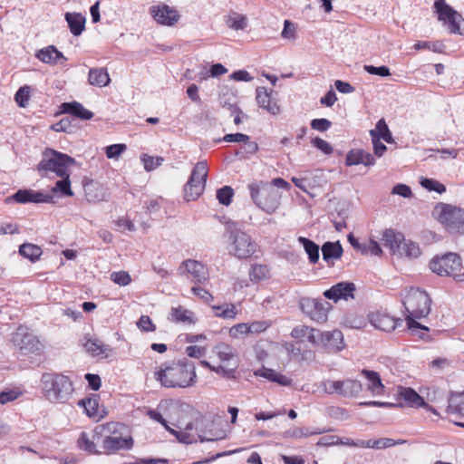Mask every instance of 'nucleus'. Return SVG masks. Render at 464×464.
Here are the masks:
<instances>
[{"label":"nucleus","instance_id":"nucleus-27","mask_svg":"<svg viewBox=\"0 0 464 464\" xmlns=\"http://www.w3.org/2000/svg\"><path fill=\"white\" fill-rule=\"evenodd\" d=\"M256 376L263 377L270 382H276L282 386H291L292 379L286 375L276 372L275 370L262 366L255 372Z\"/></svg>","mask_w":464,"mask_h":464},{"label":"nucleus","instance_id":"nucleus-29","mask_svg":"<svg viewBox=\"0 0 464 464\" xmlns=\"http://www.w3.org/2000/svg\"><path fill=\"white\" fill-rule=\"evenodd\" d=\"M36 58H38L41 62L49 64H57L58 60L63 59V61H67V58L64 57L62 52H60L54 45H49L39 50L36 54Z\"/></svg>","mask_w":464,"mask_h":464},{"label":"nucleus","instance_id":"nucleus-11","mask_svg":"<svg viewBox=\"0 0 464 464\" xmlns=\"http://www.w3.org/2000/svg\"><path fill=\"white\" fill-rule=\"evenodd\" d=\"M14 344L23 354L36 353L42 350V343L28 328L19 326L13 335Z\"/></svg>","mask_w":464,"mask_h":464},{"label":"nucleus","instance_id":"nucleus-8","mask_svg":"<svg viewBox=\"0 0 464 464\" xmlns=\"http://www.w3.org/2000/svg\"><path fill=\"white\" fill-rule=\"evenodd\" d=\"M435 210L438 219L450 233L464 235V209L445 203H439Z\"/></svg>","mask_w":464,"mask_h":464},{"label":"nucleus","instance_id":"nucleus-4","mask_svg":"<svg viewBox=\"0 0 464 464\" xmlns=\"http://www.w3.org/2000/svg\"><path fill=\"white\" fill-rule=\"evenodd\" d=\"M75 160L63 152L53 149H45L43 152V159L36 167L41 177H47L48 172H53L57 177L67 176L68 167L74 165Z\"/></svg>","mask_w":464,"mask_h":464},{"label":"nucleus","instance_id":"nucleus-43","mask_svg":"<svg viewBox=\"0 0 464 464\" xmlns=\"http://www.w3.org/2000/svg\"><path fill=\"white\" fill-rule=\"evenodd\" d=\"M192 315H193V314L190 311H188L187 309H183L181 306L173 307L171 309L172 320L177 323L192 324L193 323Z\"/></svg>","mask_w":464,"mask_h":464},{"label":"nucleus","instance_id":"nucleus-15","mask_svg":"<svg viewBox=\"0 0 464 464\" xmlns=\"http://www.w3.org/2000/svg\"><path fill=\"white\" fill-rule=\"evenodd\" d=\"M355 285L352 282H339L324 292L325 298L337 303L339 300H348L354 298Z\"/></svg>","mask_w":464,"mask_h":464},{"label":"nucleus","instance_id":"nucleus-59","mask_svg":"<svg viewBox=\"0 0 464 464\" xmlns=\"http://www.w3.org/2000/svg\"><path fill=\"white\" fill-rule=\"evenodd\" d=\"M362 162V150H352L347 153L345 158V164L347 166L359 165Z\"/></svg>","mask_w":464,"mask_h":464},{"label":"nucleus","instance_id":"nucleus-56","mask_svg":"<svg viewBox=\"0 0 464 464\" xmlns=\"http://www.w3.org/2000/svg\"><path fill=\"white\" fill-rule=\"evenodd\" d=\"M370 135L372 137L374 154L378 157H382L387 150L386 145L380 140V137L377 135V130H370Z\"/></svg>","mask_w":464,"mask_h":464},{"label":"nucleus","instance_id":"nucleus-30","mask_svg":"<svg viewBox=\"0 0 464 464\" xmlns=\"http://www.w3.org/2000/svg\"><path fill=\"white\" fill-rule=\"evenodd\" d=\"M362 374L365 376L368 381V391L373 395H381L384 392V385L382 382L380 374L372 370L363 369Z\"/></svg>","mask_w":464,"mask_h":464},{"label":"nucleus","instance_id":"nucleus-20","mask_svg":"<svg viewBox=\"0 0 464 464\" xmlns=\"http://www.w3.org/2000/svg\"><path fill=\"white\" fill-rule=\"evenodd\" d=\"M399 396L405 401V402L415 408L423 407L433 413L437 414L436 410L430 406L425 400L412 388L410 387H399Z\"/></svg>","mask_w":464,"mask_h":464},{"label":"nucleus","instance_id":"nucleus-19","mask_svg":"<svg viewBox=\"0 0 464 464\" xmlns=\"http://www.w3.org/2000/svg\"><path fill=\"white\" fill-rule=\"evenodd\" d=\"M302 308L309 314L310 317L318 323H324L327 320V313L331 308V304L327 302L322 303L316 300L307 299L305 303H302Z\"/></svg>","mask_w":464,"mask_h":464},{"label":"nucleus","instance_id":"nucleus-37","mask_svg":"<svg viewBox=\"0 0 464 464\" xmlns=\"http://www.w3.org/2000/svg\"><path fill=\"white\" fill-rule=\"evenodd\" d=\"M365 443H368V446H365V449H387L397 445H402L406 443L405 440H393L390 438H381L378 440H365Z\"/></svg>","mask_w":464,"mask_h":464},{"label":"nucleus","instance_id":"nucleus-2","mask_svg":"<svg viewBox=\"0 0 464 464\" xmlns=\"http://www.w3.org/2000/svg\"><path fill=\"white\" fill-rule=\"evenodd\" d=\"M431 300L429 295L419 288H411L405 295L402 304L408 313L406 317L407 330L411 335H418L421 340L428 339L425 333L429 327L418 323L416 319L424 318L430 313Z\"/></svg>","mask_w":464,"mask_h":464},{"label":"nucleus","instance_id":"nucleus-52","mask_svg":"<svg viewBox=\"0 0 464 464\" xmlns=\"http://www.w3.org/2000/svg\"><path fill=\"white\" fill-rule=\"evenodd\" d=\"M143 162L144 169L147 171H151L161 165L163 159L161 157H152L148 154H142L140 157Z\"/></svg>","mask_w":464,"mask_h":464},{"label":"nucleus","instance_id":"nucleus-21","mask_svg":"<svg viewBox=\"0 0 464 464\" xmlns=\"http://www.w3.org/2000/svg\"><path fill=\"white\" fill-rule=\"evenodd\" d=\"M256 99L259 107L265 109L272 115H277L280 112V107L272 98V91L269 92L266 87L260 86L256 90Z\"/></svg>","mask_w":464,"mask_h":464},{"label":"nucleus","instance_id":"nucleus-23","mask_svg":"<svg viewBox=\"0 0 464 464\" xmlns=\"http://www.w3.org/2000/svg\"><path fill=\"white\" fill-rule=\"evenodd\" d=\"M320 339L324 346L332 349L334 352L341 351L343 348V335L340 330H334L331 332L320 333Z\"/></svg>","mask_w":464,"mask_h":464},{"label":"nucleus","instance_id":"nucleus-53","mask_svg":"<svg viewBox=\"0 0 464 464\" xmlns=\"http://www.w3.org/2000/svg\"><path fill=\"white\" fill-rule=\"evenodd\" d=\"M30 99V87L24 85L20 87L14 94V101L19 107H25Z\"/></svg>","mask_w":464,"mask_h":464},{"label":"nucleus","instance_id":"nucleus-44","mask_svg":"<svg viewBox=\"0 0 464 464\" xmlns=\"http://www.w3.org/2000/svg\"><path fill=\"white\" fill-rule=\"evenodd\" d=\"M250 279L259 282L269 277V268L266 265H254L249 273Z\"/></svg>","mask_w":464,"mask_h":464},{"label":"nucleus","instance_id":"nucleus-18","mask_svg":"<svg viewBox=\"0 0 464 464\" xmlns=\"http://www.w3.org/2000/svg\"><path fill=\"white\" fill-rule=\"evenodd\" d=\"M99 428L100 427L95 428V430L91 434L85 431H82L80 434V437L77 440V445L80 450L90 454H102V450L97 449V444L100 443L102 438V431H99Z\"/></svg>","mask_w":464,"mask_h":464},{"label":"nucleus","instance_id":"nucleus-63","mask_svg":"<svg viewBox=\"0 0 464 464\" xmlns=\"http://www.w3.org/2000/svg\"><path fill=\"white\" fill-rule=\"evenodd\" d=\"M341 381L327 380L324 382V391L329 394L341 395Z\"/></svg>","mask_w":464,"mask_h":464},{"label":"nucleus","instance_id":"nucleus-48","mask_svg":"<svg viewBox=\"0 0 464 464\" xmlns=\"http://www.w3.org/2000/svg\"><path fill=\"white\" fill-rule=\"evenodd\" d=\"M420 184L421 185V187H423L429 191H435L439 194H441L446 191V187L442 183L433 179L421 178L420 180Z\"/></svg>","mask_w":464,"mask_h":464},{"label":"nucleus","instance_id":"nucleus-36","mask_svg":"<svg viewBox=\"0 0 464 464\" xmlns=\"http://www.w3.org/2000/svg\"><path fill=\"white\" fill-rule=\"evenodd\" d=\"M398 253L396 254L399 256H405L408 258H417L420 256V249L419 245L412 242L411 240L403 239V242L398 248Z\"/></svg>","mask_w":464,"mask_h":464},{"label":"nucleus","instance_id":"nucleus-38","mask_svg":"<svg viewBox=\"0 0 464 464\" xmlns=\"http://www.w3.org/2000/svg\"><path fill=\"white\" fill-rule=\"evenodd\" d=\"M99 400V395L93 394L92 397H87L79 401L78 405L83 408L84 412L89 417L96 418L98 417Z\"/></svg>","mask_w":464,"mask_h":464},{"label":"nucleus","instance_id":"nucleus-26","mask_svg":"<svg viewBox=\"0 0 464 464\" xmlns=\"http://www.w3.org/2000/svg\"><path fill=\"white\" fill-rule=\"evenodd\" d=\"M343 253V246L340 241L330 242L327 241L322 246L323 259L330 266L334 265L333 260H338L342 257Z\"/></svg>","mask_w":464,"mask_h":464},{"label":"nucleus","instance_id":"nucleus-6","mask_svg":"<svg viewBox=\"0 0 464 464\" xmlns=\"http://www.w3.org/2000/svg\"><path fill=\"white\" fill-rule=\"evenodd\" d=\"M226 237L230 245L229 253L239 259L250 257L258 248L257 244L245 231L228 226Z\"/></svg>","mask_w":464,"mask_h":464},{"label":"nucleus","instance_id":"nucleus-33","mask_svg":"<svg viewBox=\"0 0 464 464\" xmlns=\"http://www.w3.org/2000/svg\"><path fill=\"white\" fill-rule=\"evenodd\" d=\"M341 395L343 397H356L362 391V385L360 381L346 379L341 381Z\"/></svg>","mask_w":464,"mask_h":464},{"label":"nucleus","instance_id":"nucleus-24","mask_svg":"<svg viewBox=\"0 0 464 464\" xmlns=\"http://www.w3.org/2000/svg\"><path fill=\"white\" fill-rule=\"evenodd\" d=\"M62 111L81 120H91L93 112L85 109L83 105L78 102H63L61 105Z\"/></svg>","mask_w":464,"mask_h":464},{"label":"nucleus","instance_id":"nucleus-61","mask_svg":"<svg viewBox=\"0 0 464 464\" xmlns=\"http://www.w3.org/2000/svg\"><path fill=\"white\" fill-rule=\"evenodd\" d=\"M310 125L313 130L324 132L331 128L332 121L324 118L314 119L311 121Z\"/></svg>","mask_w":464,"mask_h":464},{"label":"nucleus","instance_id":"nucleus-31","mask_svg":"<svg viewBox=\"0 0 464 464\" xmlns=\"http://www.w3.org/2000/svg\"><path fill=\"white\" fill-rule=\"evenodd\" d=\"M111 79L105 68H92L89 71L88 82L91 85L107 86Z\"/></svg>","mask_w":464,"mask_h":464},{"label":"nucleus","instance_id":"nucleus-10","mask_svg":"<svg viewBox=\"0 0 464 464\" xmlns=\"http://www.w3.org/2000/svg\"><path fill=\"white\" fill-rule=\"evenodd\" d=\"M434 9L439 21L448 26L450 34H460L459 24L463 20L462 16L448 5L446 0H436L434 2Z\"/></svg>","mask_w":464,"mask_h":464},{"label":"nucleus","instance_id":"nucleus-45","mask_svg":"<svg viewBox=\"0 0 464 464\" xmlns=\"http://www.w3.org/2000/svg\"><path fill=\"white\" fill-rule=\"evenodd\" d=\"M413 48L417 51L421 49H428L433 51L434 53H441L444 52L445 44L441 41H419L413 45Z\"/></svg>","mask_w":464,"mask_h":464},{"label":"nucleus","instance_id":"nucleus-13","mask_svg":"<svg viewBox=\"0 0 464 464\" xmlns=\"http://www.w3.org/2000/svg\"><path fill=\"white\" fill-rule=\"evenodd\" d=\"M102 454H111L118 450H129L133 447V439L131 436H108L102 435Z\"/></svg>","mask_w":464,"mask_h":464},{"label":"nucleus","instance_id":"nucleus-60","mask_svg":"<svg viewBox=\"0 0 464 464\" xmlns=\"http://www.w3.org/2000/svg\"><path fill=\"white\" fill-rule=\"evenodd\" d=\"M138 328L142 332H154L156 330L155 324L148 315H141L137 322Z\"/></svg>","mask_w":464,"mask_h":464},{"label":"nucleus","instance_id":"nucleus-50","mask_svg":"<svg viewBox=\"0 0 464 464\" xmlns=\"http://www.w3.org/2000/svg\"><path fill=\"white\" fill-rule=\"evenodd\" d=\"M234 196V189L230 186H224L217 190V198L221 205L229 206Z\"/></svg>","mask_w":464,"mask_h":464},{"label":"nucleus","instance_id":"nucleus-55","mask_svg":"<svg viewBox=\"0 0 464 464\" xmlns=\"http://www.w3.org/2000/svg\"><path fill=\"white\" fill-rule=\"evenodd\" d=\"M363 70L369 74L378 75L381 77H388L391 75L390 68L386 65L376 67L373 65L365 64L363 65Z\"/></svg>","mask_w":464,"mask_h":464},{"label":"nucleus","instance_id":"nucleus-54","mask_svg":"<svg viewBox=\"0 0 464 464\" xmlns=\"http://www.w3.org/2000/svg\"><path fill=\"white\" fill-rule=\"evenodd\" d=\"M111 279L113 283L121 286H126L130 285L131 282V277L130 274L126 271H118L111 273Z\"/></svg>","mask_w":464,"mask_h":464},{"label":"nucleus","instance_id":"nucleus-51","mask_svg":"<svg viewBox=\"0 0 464 464\" xmlns=\"http://www.w3.org/2000/svg\"><path fill=\"white\" fill-rule=\"evenodd\" d=\"M227 434L224 430H209L205 434H198L199 440L204 441H217L226 439Z\"/></svg>","mask_w":464,"mask_h":464},{"label":"nucleus","instance_id":"nucleus-17","mask_svg":"<svg viewBox=\"0 0 464 464\" xmlns=\"http://www.w3.org/2000/svg\"><path fill=\"white\" fill-rule=\"evenodd\" d=\"M369 320L372 326L384 332H392L402 325L403 321L382 312L371 313Z\"/></svg>","mask_w":464,"mask_h":464},{"label":"nucleus","instance_id":"nucleus-47","mask_svg":"<svg viewBox=\"0 0 464 464\" xmlns=\"http://www.w3.org/2000/svg\"><path fill=\"white\" fill-rule=\"evenodd\" d=\"M374 130H377V135L380 137V140L382 139L387 143L394 142L392 134L384 119H381L377 121Z\"/></svg>","mask_w":464,"mask_h":464},{"label":"nucleus","instance_id":"nucleus-7","mask_svg":"<svg viewBox=\"0 0 464 464\" xmlns=\"http://www.w3.org/2000/svg\"><path fill=\"white\" fill-rule=\"evenodd\" d=\"M461 267V257L452 252L436 256L430 262V268L433 273L440 276H452L457 282H464V273H458Z\"/></svg>","mask_w":464,"mask_h":464},{"label":"nucleus","instance_id":"nucleus-42","mask_svg":"<svg viewBox=\"0 0 464 464\" xmlns=\"http://www.w3.org/2000/svg\"><path fill=\"white\" fill-rule=\"evenodd\" d=\"M326 430L315 429L314 430H309L308 428H295L294 430H287L285 432V437L288 438H306L312 435H319L326 432Z\"/></svg>","mask_w":464,"mask_h":464},{"label":"nucleus","instance_id":"nucleus-41","mask_svg":"<svg viewBox=\"0 0 464 464\" xmlns=\"http://www.w3.org/2000/svg\"><path fill=\"white\" fill-rule=\"evenodd\" d=\"M211 308L217 317L223 319H234L237 315V309L233 304L213 305Z\"/></svg>","mask_w":464,"mask_h":464},{"label":"nucleus","instance_id":"nucleus-16","mask_svg":"<svg viewBox=\"0 0 464 464\" xmlns=\"http://www.w3.org/2000/svg\"><path fill=\"white\" fill-rule=\"evenodd\" d=\"M8 199H13L16 203H50L53 202V196L44 194L41 191H35L29 188L18 189Z\"/></svg>","mask_w":464,"mask_h":464},{"label":"nucleus","instance_id":"nucleus-58","mask_svg":"<svg viewBox=\"0 0 464 464\" xmlns=\"http://www.w3.org/2000/svg\"><path fill=\"white\" fill-rule=\"evenodd\" d=\"M311 143L325 155H330L333 153L334 149L332 145L319 137L312 139Z\"/></svg>","mask_w":464,"mask_h":464},{"label":"nucleus","instance_id":"nucleus-40","mask_svg":"<svg viewBox=\"0 0 464 464\" xmlns=\"http://www.w3.org/2000/svg\"><path fill=\"white\" fill-rule=\"evenodd\" d=\"M71 173L68 172L67 176L60 177L61 179L55 182L54 187L52 188L53 193L60 192L62 196L72 197L73 196V192L71 188V180H70Z\"/></svg>","mask_w":464,"mask_h":464},{"label":"nucleus","instance_id":"nucleus-32","mask_svg":"<svg viewBox=\"0 0 464 464\" xmlns=\"http://www.w3.org/2000/svg\"><path fill=\"white\" fill-rule=\"evenodd\" d=\"M447 412L464 416V392L450 394Z\"/></svg>","mask_w":464,"mask_h":464},{"label":"nucleus","instance_id":"nucleus-1","mask_svg":"<svg viewBox=\"0 0 464 464\" xmlns=\"http://www.w3.org/2000/svg\"><path fill=\"white\" fill-rule=\"evenodd\" d=\"M154 378L165 388H188L197 382L195 363L187 358L165 362L154 372Z\"/></svg>","mask_w":464,"mask_h":464},{"label":"nucleus","instance_id":"nucleus-62","mask_svg":"<svg viewBox=\"0 0 464 464\" xmlns=\"http://www.w3.org/2000/svg\"><path fill=\"white\" fill-rule=\"evenodd\" d=\"M125 150V144H113L106 148L105 153L108 159H115L119 157Z\"/></svg>","mask_w":464,"mask_h":464},{"label":"nucleus","instance_id":"nucleus-49","mask_svg":"<svg viewBox=\"0 0 464 464\" xmlns=\"http://www.w3.org/2000/svg\"><path fill=\"white\" fill-rule=\"evenodd\" d=\"M214 352L223 362L230 361L234 357L233 348L224 343L217 344L214 348Z\"/></svg>","mask_w":464,"mask_h":464},{"label":"nucleus","instance_id":"nucleus-12","mask_svg":"<svg viewBox=\"0 0 464 464\" xmlns=\"http://www.w3.org/2000/svg\"><path fill=\"white\" fill-rule=\"evenodd\" d=\"M180 275L185 273L191 276L192 281L197 284H204L208 280V269L199 261L187 259L179 267Z\"/></svg>","mask_w":464,"mask_h":464},{"label":"nucleus","instance_id":"nucleus-3","mask_svg":"<svg viewBox=\"0 0 464 464\" xmlns=\"http://www.w3.org/2000/svg\"><path fill=\"white\" fill-rule=\"evenodd\" d=\"M40 382L44 397L53 403L67 402L74 392L70 377L61 372H44Z\"/></svg>","mask_w":464,"mask_h":464},{"label":"nucleus","instance_id":"nucleus-9","mask_svg":"<svg viewBox=\"0 0 464 464\" xmlns=\"http://www.w3.org/2000/svg\"><path fill=\"white\" fill-rule=\"evenodd\" d=\"M208 172L207 161H199L194 166L191 175L184 186V198L187 201L196 200L203 193Z\"/></svg>","mask_w":464,"mask_h":464},{"label":"nucleus","instance_id":"nucleus-14","mask_svg":"<svg viewBox=\"0 0 464 464\" xmlns=\"http://www.w3.org/2000/svg\"><path fill=\"white\" fill-rule=\"evenodd\" d=\"M150 14L158 24L167 26H173L180 18L179 12L168 5H153Z\"/></svg>","mask_w":464,"mask_h":464},{"label":"nucleus","instance_id":"nucleus-28","mask_svg":"<svg viewBox=\"0 0 464 464\" xmlns=\"http://www.w3.org/2000/svg\"><path fill=\"white\" fill-rule=\"evenodd\" d=\"M64 18L72 34L80 36L85 29L86 17L82 13L68 12Z\"/></svg>","mask_w":464,"mask_h":464},{"label":"nucleus","instance_id":"nucleus-39","mask_svg":"<svg viewBox=\"0 0 464 464\" xmlns=\"http://www.w3.org/2000/svg\"><path fill=\"white\" fill-rule=\"evenodd\" d=\"M102 432L109 433L108 436H130L128 427L121 422H108L101 427Z\"/></svg>","mask_w":464,"mask_h":464},{"label":"nucleus","instance_id":"nucleus-34","mask_svg":"<svg viewBox=\"0 0 464 464\" xmlns=\"http://www.w3.org/2000/svg\"><path fill=\"white\" fill-rule=\"evenodd\" d=\"M297 240L304 246L310 263L316 264L320 257L319 246L311 239L304 237H299Z\"/></svg>","mask_w":464,"mask_h":464},{"label":"nucleus","instance_id":"nucleus-5","mask_svg":"<svg viewBox=\"0 0 464 464\" xmlns=\"http://www.w3.org/2000/svg\"><path fill=\"white\" fill-rule=\"evenodd\" d=\"M253 202L267 214L274 213L280 205L281 193L268 182H252L247 185Z\"/></svg>","mask_w":464,"mask_h":464},{"label":"nucleus","instance_id":"nucleus-46","mask_svg":"<svg viewBox=\"0 0 464 464\" xmlns=\"http://www.w3.org/2000/svg\"><path fill=\"white\" fill-rule=\"evenodd\" d=\"M84 189L88 201L96 202L104 199V192L102 187L91 184L85 187Z\"/></svg>","mask_w":464,"mask_h":464},{"label":"nucleus","instance_id":"nucleus-57","mask_svg":"<svg viewBox=\"0 0 464 464\" xmlns=\"http://www.w3.org/2000/svg\"><path fill=\"white\" fill-rule=\"evenodd\" d=\"M227 23L228 27L234 30H243L246 26V18L237 14L229 16Z\"/></svg>","mask_w":464,"mask_h":464},{"label":"nucleus","instance_id":"nucleus-64","mask_svg":"<svg viewBox=\"0 0 464 464\" xmlns=\"http://www.w3.org/2000/svg\"><path fill=\"white\" fill-rule=\"evenodd\" d=\"M270 324L266 321H255L248 324L249 334H260L269 327Z\"/></svg>","mask_w":464,"mask_h":464},{"label":"nucleus","instance_id":"nucleus-25","mask_svg":"<svg viewBox=\"0 0 464 464\" xmlns=\"http://www.w3.org/2000/svg\"><path fill=\"white\" fill-rule=\"evenodd\" d=\"M404 236L400 232H396L394 229H386L382 233V242L385 247L390 249L392 255L398 253V248L403 242Z\"/></svg>","mask_w":464,"mask_h":464},{"label":"nucleus","instance_id":"nucleus-22","mask_svg":"<svg viewBox=\"0 0 464 464\" xmlns=\"http://www.w3.org/2000/svg\"><path fill=\"white\" fill-rule=\"evenodd\" d=\"M84 341V348L92 356L104 355L107 358L112 353V348L108 344H104L97 338H91L89 335H85Z\"/></svg>","mask_w":464,"mask_h":464},{"label":"nucleus","instance_id":"nucleus-35","mask_svg":"<svg viewBox=\"0 0 464 464\" xmlns=\"http://www.w3.org/2000/svg\"><path fill=\"white\" fill-rule=\"evenodd\" d=\"M18 253L24 258L34 263L38 261L43 254L40 246L32 243H24L19 246Z\"/></svg>","mask_w":464,"mask_h":464}]
</instances>
